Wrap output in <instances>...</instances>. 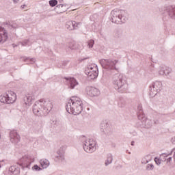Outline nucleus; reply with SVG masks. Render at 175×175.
<instances>
[{"mask_svg":"<svg viewBox=\"0 0 175 175\" xmlns=\"http://www.w3.org/2000/svg\"><path fill=\"white\" fill-rule=\"evenodd\" d=\"M53 109V103L50 100H44L41 99L36 101L33 106V113L38 117L47 116Z\"/></svg>","mask_w":175,"mask_h":175,"instance_id":"f257e3e1","label":"nucleus"},{"mask_svg":"<svg viewBox=\"0 0 175 175\" xmlns=\"http://www.w3.org/2000/svg\"><path fill=\"white\" fill-rule=\"evenodd\" d=\"M66 110L69 114L77 116L83 111V101L77 96H72L66 105Z\"/></svg>","mask_w":175,"mask_h":175,"instance_id":"f03ea898","label":"nucleus"},{"mask_svg":"<svg viewBox=\"0 0 175 175\" xmlns=\"http://www.w3.org/2000/svg\"><path fill=\"white\" fill-rule=\"evenodd\" d=\"M113 84L118 92L123 94L128 90V83L122 74H116L113 77Z\"/></svg>","mask_w":175,"mask_h":175,"instance_id":"7ed1b4c3","label":"nucleus"},{"mask_svg":"<svg viewBox=\"0 0 175 175\" xmlns=\"http://www.w3.org/2000/svg\"><path fill=\"white\" fill-rule=\"evenodd\" d=\"M111 21L114 24H124V23H126L125 12L122 10L111 11Z\"/></svg>","mask_w":175,"mask_h":175,"instance_id":"20e7f679","label":"nucleus"},{"mask_svg":"<svg viewBox=\"0 0 175 175\" xmlns=\"http://www.w3.org/2000/svg\"><path fill=\"white\" fill-rule=\"evenodd\" d=\"M137 116L138 120L141 121L143 128L148 129L152 126V120L146 118V115H144V112H143V107L140 105L137 106Z\"/></svg>","mask_w":175,"mask_h":175,"instance_id":"39448f33","label":"nucleus"},{"mask_svg":"<svg viewBox=\"0 0 175 175\" xmlns=\"http://www.w3.org/2000/svg\"><path fill=\"white\" fill-rule=\"evenodd\" d=\"M118 63V60H114L112 59H102L100 60V64L107 70H117L116 65Z\"/></svg>","mask_w":175,"mask_h":175,"instance_id":"423d86ee","label":"nucleus"},{"mask_svg":"<svg viewBox=\"0 0 175 175\" xmlns=\"http://www.w3.org/2000/svg\"><path fill=\"white\" fill-rule=\"evenodd\" d=\"M16 99H17V96L12 91H8L5 94L0 96V102L1 103H7L8 105L14 103Z\"/></svg>","mask_w":175,"mask_h":175,"instance_id":"0eeeda50","label":"nucleus"},{"mask_svg":"<svg viewBox=\"0 0 175 175\" xmlns=\"http://www.w3.org/2000/svg\"><path fill=\"white\" fill-rule=\"evenodd\" d=\"M33 157L31 156H24L17 162L18 165L21 166V169H29L31 163L33 162Z\"/></svg>","mask_w":175,"mask_h":175,"instance_id":"6e6552de","label":"nucleus"},{"mask_svg":"<svg viewBox=\"0 0 175 175\" xmlns=\"http://www.w3.org/2000/svg\"><path fill=\"white\" fill-rule=\"evenodd\" d=\"M161 88H162V82L158 81L153 82L152 85L150 86V95L155 96L161 91Z\"/></svg>","mask_w":175,"mask_h":175,"instance_id":"1a4fd4ad","label":"nucleus"},{"mask_svg":"<svg viewBox=\"0 0 175 175\" xmlns=\"http://www.w3.org/2000/svg\"><path fill=\"white\" fill-rule=\"evenodd\" d=\"M83 147L85 152H88V154H92V152L96 150V144L95 143V141L94 143H91V140H90L89 143L85 142V143L83 144Z\"/></svg>","mask_w":175,"mask_h":175,"instance_id":"9d476101","label":"nucleus"},{"mask_svg":"<svg viewBox=\"0 0 175 175\" xmlns=\"http://www.w3.org/2000/svg\"><path fill=\"white\" fill-rule=\"evenodd\" d=\"M95 70H85V73L87 75L89 80H94V79H96L98 77V75H99V70H98V66H96V68H94Z\"/></svg>","mask_w":175,"mask_h":175,"instance_id":"9b49d317","label":"nucleus"},{"mask_svg":"<svg viewBox=\"0 0 175 175\" xmlns=\"http://www.w3.org/2000/svg\"><path fill=\"white\" fill-rule=\"evenodd\" d=\"M10 142L14 144H18L20 142V135L17 133V131L13 130L10 132Z\"/></svg>","mask_w":175,"mask_h":175,"instance_id":"f8f14e48","label":"nucleus"},{"mask_svg":"<svg viewBox=\"0 0 175 175\" xmlns=\"http://www.w3.org/2000/svg\"><path fill=\"white\" fill-rule=\"evenodd\" d=\"M86 92L89 96H98V95H100V91L98 88L92 86L87 87Z\"/></svg>","mask_w":175,"mask_h":175,"instance_id":"ddd939ff","label":"nucleus"},{"mask_svg":"<svg viewBox=\"0 0 175 175\" xmlns=\"http://www.w3.org/2000/svg\"><path fill=\"white\" fill-rule=\"evenodd\" d=\"M79 25H81V23H77L76 21H68L66 23V28L68 31H73L79 28Z\"/></svg>","mask_w":175,"mask_h":175,"instance_id":"4468645a","label":"nucleus"},{"mask_svg":"<svg viewBox=\"0 0 175 175\" xmlns=\"http://www.w3.org/2000/svg\"><path fill=\"white\" fill-rule=\"evenodd\" d=\"M64 79L66 80L68 86L71 90H74L77 85H79V82L75 79V77H64Z\"/></svg>","mask_w":175,"mask_h":175,"instance_id":"2eb2a0df","label":"nucleus"},{"mask_svg":"<svg viewBox=\"0 0 175 175\" xmlns=\"http://www.w3.org/2000/svg\"><path fill=\"white\" fill-rule=\"evenodd\" d=\"M8 38V30L5 27L0 26V43H5Z\"/></svg>","mask_w":175,"mask_h":175,"instance_id":"dca6fc26","label":"nucleus"},{"mask_svg":"<svg viewBox=\"0 0 175 175\" xmlns=\"http://www.w3.org/2000/svg\"><path fill=\"white\" fill-rule=\"evenodd\" d=\"M171 72H172V68L165 65H161L159 67V75H160V76H169Z\"/></svg>","mask_w":175,"mask_h":175,"instance_id":"f3484780","label":"nucleus"},{"mask_svg":"<svg viewBox=\"0 0 175 175\" xmlns=\"http://www.w3.org/2000/svg\"><path fill=\"white\" fill-rule=\"evenodd\" d=\"M167 14L172 20H175V6H169L167 8Z\"/></svg>","mask_w":175,"mask_h":175,"instance_id":"a211bd4d","label":"nucleus"},{"mask_svg":"<svg viewBox=\"0 0 175 175\" xmlns=\"http://www.w3.org/2000/svg\"><path fill=\"white\" fill-rule=\"evenodd\" d=\"M55 159H59L60 161H64L65 159V151L64 148H60L57 151V156L55 157Z\"/></svg>","mask_w":175,"mask_h":175,"instance_id":"6ab92c4d","label":"nucleus"},{"mask_svg":"<svg viewBox=\"0 0 175 175\" xmlns=\"http://www.w3.org/2000/svg\"><path fill=\"white\" fill-rule=\"evenodd\" d=\"M9 172L14 175H18L20 174V167L12 165L9 168Z\"/></svg>","mask_w":175,"mask_h":175,"instance_id":"aec40b11","label":"nucleus"},{"mask_svg":"<svg viewBox=\"0 0 175 175\" xmlns=\"http://www.w3.org/2000/svg\"><path fill=\"white\" fill-rule=\"evenodd\" d=\"M40 163L42 167V169H47L50 166V161L46 159H42L40 161Z\"/></svg>","mask_w":175,"mask_h":175,"instance_id":"412c9836","label":"nucleus"},{"mask_svg":"<svg viewBox=\"0 0 175 175\" xmlns=\"http://www.w3.org/2000/svg\"><path fill=\"white\" fill-rule=\"evenodd\" d=\"M113 163V154L111 153H109L107 155V160L105 162V166H109V165H111Z\"/></svg>","mask_w":175,"mask_h":175,"instance_id":"4be33fe9","label":"nucleus"},{"mask_svg":"<svg viewBox=\"0 0 175 175\" xmlns=\"http://www.w3.org/2000/svg\"><path fill=\"white\" fill-rule=\"evenodd\" d=\"M109 128V123L107 122H102L100 123V131L103 132L104 133H106V131Z\"/></svg>","mask_w":175,"mask_h":175,"instance_id":"5701e85b","label":"nucleus"},{"mask_svg":"<svg viewBox=\"0 0 175 175\" xmlns=\"http://www.w3.org/2000/svg\"><path fill=\"white\" fill-rule=\"evenodd\" d=\"M122 33H123V31L121 29H116L115 30V33L113 34V37L116 38V39H120V38H122Z\"/></svg>","mask_w":175,"mask_h":175,"instance_id":"b1692460","label":"nucleus"},{"mask_svg":"<svg viewBox=\"0 0 175 175\" xmlns=\"http://www.w3.org/2000/svg\"><path fill=\"white\" fill-rule=\"evenodd\" d=\"M23 100L25 103V105H27V106H31L32 102V96H25L23 98Z\"/></svg>","mask_w":175,"mask_h":175,"instance_id":"393cba45","label":"nucleus"},{"mask_svg":"<svg viewBox=\"0 0 175 175\" xmlns=\"http://www.w3.org/2000/svg\"><path fill=\"white\" fill-rule=\"evenodd\" d=\"M63 8H66V5L64 4H59L55 7V10H57V9H60V13H62L66 11V8L62 9Z\"/></svg>","mask_w":175,"mask_h":175,"instance_id":"a878e982","label":"nucleus"},{"mask_svg":"<svg viewBox=\"0 0 175 175\" xmlns=\"http://www.w3.org/2000/svg\"><path fill=\"white\" fill-rule=\"evenodd\" d=\"M3 24L5 28H10V29H12V28L16 29V25L10 23V22H4Z\"/></svg>","mask_w":175,"mask_h":175,"instance_id":"bb28decb","label":"nucleus"},{"mask_svg":"<svg viewBox=\"0 0 175 175\" xmlns=\"http://www.w3.org/2000/svg\"><path fill=\"white\" fill-rule=\"evenodd\" d=\"M58 4V1L57 0H50L49 1V5L51 6V8H54L56 5Z\"/></svg>","mask_w":175,"mask_h":175,"instance_id":"cd10ccee","label":"nucleus"},{"mask_svg":"<svg viewBox=\"0 0 175 175\" xmlns=\"http://www.w3.org/2000/svg\"><path fill=\"white\" fill-rule=\"evenodd\" d=\"M94 44H95V41L94 40H90L88 42L89 49H92L94 47Z\"/></svg>","mask_w":175,"mask_h":175,"instance_id":"c85d7f7f","label":"nucleus"},{"mask_svg":"<svg viewBox=\"0 0 175 175\" xmlns=\"http://www.w3.org/2000/svg\"><path fill=\"white\" fill-rule=\"evenodd\" d=\"M25 62H29V64H34L35 63V58L27 57V58L25 59Z\"/></svg>","mask_w":175,"mask_h":175,"instance_id":"c756f323","label":"nucleus"},{"mask_svg":"<svg viewBox=\"0 0 175 175\" xmlns=\"http://www.w3.org/2000/svg\"><path fill=\"white\" fill-rule=\"evenodd\" d=\"M95 68H96V65L91 64L88 66L86 70H90L91 72H92V70H95Z\"/></svg>","mask_w":175,"mask_h":175,"instance_id":"7c9ffc66","label":"nucleus"},{"mask_svg":"<svg viewBox=\"0 0 175 175\" xmlns=\"http://www.w3.org/2000/svg\"><path fill=\"white\" fill-rule=\"evenodd\" d=\"M32 170H36V172H40V170H42V168L39 167V165L36 164L32 167Z\"/></svg>","mask_w":175,"mask_h":175,"instance_id":"2f4dec72","label":"nucleus"},{"mask_svg":"<svg viewBox=\"0 0 175 175\" xmlns=\"http://www.w3.org/2000/svg\"><path fill=\"white\" fill-rule=\"evenodd\" d=\"M119 107H125V101L124 100H120L118 103Z\"/></svg>","mask_w":175,"mask_h":175,"instance_id":"473e14b6","label":"nucleus"},{"mask_svg":"<svg viewBox=\"0 0 175 175\" xmlns=\"http://www.w3.org/2000/svg\"><path fill=\"white\" fill-rule=\"evenodd\" d=\"M146 170H154V165L153 164H148L146 165Z\"/></svg>","mask_w":175,"mask_h":175,"instance_id":"72a5a7b5","label":"nucleus"},{"mask_svg":"<svg viewBox=\"0 0 175 175\" xmlns=\"http://www.w3.org/2000/svg\"><path fill=\"white\" fill-rule=\"evenodd\" d=\"M154 162L157 163L158 165H161V159L158 157L154 158Z\"/></svg>","mask_w":175,"mask_h":175,"instance_id":"f704fd0d","label":"nucleus"},{"mask_svg":"<svg viewBox=\"0 0 175 175\" xmlns=\"http://www.w3.org/2000/svg\"><path fill=\"white\" fill-rule=\"evenodd\" d=\"M29 42V40H25L21 42L22 46H27Z\"/></svg>","mask_w":175,"mask_h":175,"instance_id":"c9c22d12","label":"nucleus"},{"mask_svg":"<svg viewBox=\"0 0 175 175\" xmlns=\"http://www.w3.org/2000/svg\"><path fill=\"white\" fill-rule=\"evenodd\" d=\"M148 163V161H147V159H145L144 157L142 159V163L144 165H146Z\"/></svg>","mask_w":175,"mask_h":175,"instance_id":"e433bc0d","label":"nucleus"},{"mask_svg":"<svg viewBox=\"0 0 175 175\" xmlns=\"http://www.w3.org/2000/svg\"><path fill=\"white\" fill-rule=\"evenodd\" d=\"M144 159H146V161H148V162L149 161H151V155L148 154V155L144 157Z\"/></svg>","mask_w":175,"mask_h":175,"instance_id":"4c0bfd02","label":"nucleus"},{"mask_svg":"<svg viewBox=\"0 0 175 175\" xmlns=\"http://www.w3.org/2000/svg\"><path fill=\"white\" fill-rule=\"evenodd\" d=\"M62 64V66L58 65V66H57L58 68H64V66H66V62H63Z\"/></svg>","mask_w":175,"mask_h":175,"instance_id":"58836bf2","label":"nucleus"},{"mask_svg":"<svg viewBox=\"0 0 175 175\" xmlns=\"http://www.w3.org/2000/svg\"><path fill=\"white\" fill-rule=\"evenodd\" d=\"M160 158H167V154L166 153H163L160 155Z\"/></svg>","mask_w":175,"mask_h":175,"instance_id":"ea45409f","label":"nucleus"},{"mask_svg":"<svg viewBox=\"0 0 175 175\" xmlns=\"http://www.w3.org/2000/svg\"><path fill=\"white\" fill-rule=\"evenodd\" d=\"M165 161H167V163L172 162V157H168L167 159H165Z\"/></svg>","mask_w":175,"mask_h":175,"instance_id":"a19ab883","label":"nucleus"},{"mask_svg":"<svg viewBox=\"0 0 175 175\" xmlns=\"http://www.w3.org/2000/svg\"><path fill=\"white\" fill-rule=\"evenodd\" d=\"M51 124H53V125H58V124H59V122L57 120H53Z\"/></svg>","mask_w":175,"mask_h":175,"instance_id":"79ce46f5","label":"nucleus"},{"mask_svg":"<svg viewBox=\"0 0 175 175\" xmlns=\"http://www.w3.org/2000/svg\"><path fill=\"white\" fill-rule=\"evenodd\" d=\"M154 123L157 125L159 124V122L158 120L154 121Z\"/></svg>","mask_w":175,"mask_h":175,"instance_id":"37998d69","label":"nucleus"},{"mask_svg":"<svg viewBox=\"0 0 175 175\" xmlns=\"http://www.w3.org/2000/svg\"><path fill=\"white\" fill-rule=\"evenodd\" d=\"M25 6H27L25 4L21 6V9H24V8H25Z\"/></svg>","mask_w":175,"mask_h":175,"instance_id":"c03bdc74","label":"nucleus"},{"mask_svg":"<svg viewBox=\"0 0 175 175\" xmlns=\"http://www.w3.org/2000/svg\"><path fill=\"white\" fill-rule=\"evenodd\" d=\"M14 3H17L18 2V0H13Z\"/></svg>","mask_w":175,"mask_h":175,"instance_id":"a18cd8bd","label":"nucleus"},{"mask_svg":"<svg viewBox=\"0 0 175 175\" xmlns=\"http://www.w3.org/2000/svg\"><path fill=\"white\" fill-rule=\"evenodd\" d=\"M131 146H135V142H134V141L131 142Z\"/></svg>","mask_w":175,"mask_h":175,"instance_id":"49530a36","label":"nucleus"},{"mask_svg":"<svg viewBox=\"0 0 175 175\" xmlns=\"http://www.w3.org/2000/svg\"><path fill=\"white\" fill-rule=\"evenodd\" d=\"M12 46H13L14 49V47H17V45H16L14 44H12Z\"/></svg>","mask_w":175,"mask_h":175,"instance_id":"de8ad7c7","label":"nucleus"},{"mask_svg":"<svg viewBox=\"0 0 175 175\" xmlns=\"http://www.w3.org/2000/svg\"><path fill=\"white\" fill-rule=\"evenodd\" d=\"M71 50H75V47L72 46L70 47Z\"/></svg>","mask_w":175,"mask_h":175,"instance_id":"09e8293b","label":"nucleus"},{"mask_svg":"<svg viewBox=\"0 0 175 175\" xmlns=\"http://www.w3.org/2000/svg\"><path fill=\"white\" fill-rule=\"evenodd\" d=\"M1 167H2V166H1V164H0V169H1Z\"/></svg>","mask_w":175,"mask_h":175,"instance_id":"8fccbe9b","label":"nucleus"},{"mask_svg":"<svg viewBox=\"0 0 175 175\" xmlns=\"http://www.w3.org/2000/svg\"><path fill=\"white\" fill-rule=\"evenodd\" d=\"M129 154H131V152H129Z\"/></svg>","mask_w":175,"mask_h":175,"instance_id":"3c124183","label":"nucleus"}]
</instances>
